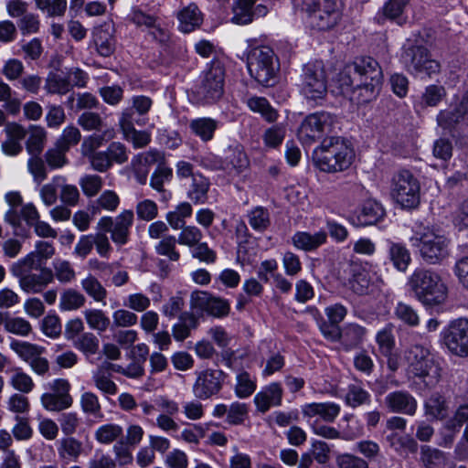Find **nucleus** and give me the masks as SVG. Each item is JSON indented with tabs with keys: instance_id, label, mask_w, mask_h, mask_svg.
I'll return each instance as SVG.
<instances>
[{
	"instance_id": "nucleus-20",
	"label": "nucleus",
	"mask_w": 468,
	"mask_h": 468,
	"mask_svg": "<svg viewBox=\"0 0 468 468\" xmlns=\"http://www.w3.org/2000/svg\"><path fill=\"white\" fill-rule=\"evenodd\" d=\"M386 408L393 413L413 416L418 409L416 399L407 390L389 392L384 399Z\"/></svg>"
},
{
	"instance_id": "nucleus-21",
	"label": "nucleus",
	"mask_w": 468,
	"mask_h": 468,
	"mask_svg": "<svg viewBox=\"0 0 468 468\" xmlns=\"http://www.w3.org/2000/svg\"><path fill=\"white\" fill-rule=\"evenodd\" d=\"M386 215L383 206L376 200H367L356 215L349 218V221L356 227H366L379 222Z\"/></svg>"
},
{
	"instance_id": "nucleus-32",
	"label": "nucleus",
	"mask_w": 468,
	"mask_h": 468,
	"mask_svg": "<svg viewBox=\"0 0 468 468\" xmlns=\"http://www.w3.org/2000/svg\"><path fill=\"white\" fill-rule=\"evenodd\" d=\"M179 28L184 33H190L202 23V16L198 7L191 4L185 7L178 15Z\"/></svg>"
},
{
	"instance_id": "nucleus-52",
	"label": "nucleus",
	"mask_w": 468,
	"mask_h": 468,
	"mask_svg": "<svg viewBox=\"0 0 468 468\" xmlns=\"http://www.w3.org/2000/svg\"><path fill=\"white\" fill-rule=\"evenodd\" d=\"M80 404L81 410L86 415L96 419H101L103 417L99 398L95 393L91 391H86L82 393L80 396Z\"/></svg>"
},
{
	"instance_id": "nucleus-37",
	"label": "nucleus",
	"mask_w": 468,
	"mask_h": 468,
	"mask_svg": "<svg viewBox=\"0 0 468 468\" xmlns=\"http://www.w3.org/2000/svg\"><path fill=\"white\" fill-rule=\"evenodd\" d=\"M41 265L42 261L38 259L37 255L35 252H30L23 259L13 263L10 267V271L13 276L20 278L31 273L32 271L42 269Z\"/></svg>"
},
{
	"instance_id": "nucleus-62",
	"label": "nucleus",
	"mask_w": 468,
	"mask_h": 468,
	"mask_svg": "<svg viewBox=\"0 0 468 468\" xmlns=\"http://www.w3.org/2000/svg\"><path fill=\"white\" fill-rule=\"evenodd\" d=\"M68 151L63 149L58 144H55L54 147L48 149L45 154V159L48 165L51 169L63 167L67 163L66 153Z\"/></svg>"
},
{
	"instance_id": "nucleus-26",
	"label": "nucleus",
	"mask_w": 468,
	"mask_h": 468,
	"mask_svg": "<svg viewBox=\"0 0 468 468\" xmlns=\"http://www.w3.org/2000/svg\"><path fill=\"white\" fill-rule=\"evenodd\" d=\"M293 245L304 251H313L324 245L327 240V232L319 230L314 234L306 231H298L292 236Z\"/></svg>"
},
{
	"instance_id": "nucleus-58",
	"label": "nucleus",
	"mask_w": 468,
	"mask_h": 468,
	"mask_svg": "<svg viewBox=\"0 0 468 468\" xmlns=\"http://www.w3.org/2000/svg\"><path fill=\"white\" fill-rule=\"evenodd\" d=\"M392 324H388L376 335V342L379 351L383 356H389L395 346V337L393 335Z\"/></svg>"
},
{
	"instance_id": "nucleus-19",
	"label": "nucleus",
	"mask_w": 468,
	"mask_h": 468,
	"mask_svg": "<svg viewBox=\"0 0 468 468\" xmlns=\"http://www.w3.org/2000/svg\"><path fill=\"white\" fill-rule=\"evenodd\" d=\"M134 123L141 124L138 118H133L131 110H123L119 119V124L125 139L131 142L134 148L145 147L151 142V133L146 131H137Z\"/></svg>"
},
{
	"instance_id": "nucleus-43",
	"label": "nucleus",
	"mask_w": 468,
	"mask_h": 468,
	"mask_svg": "<svg viewBox=\"0 0 468 468\" xmlns=\"http://www.w3.org/2000/svg\"><path fill=\"white\" fill-rule=\"evenodd\" d=\"M50 270L53 272V280L56 278L60 283H71L76 279V271L69 261L55 259Z\"/></svg>"
},
{
	"instance_id": "nucleus-1",
	"label": "nucleus",
	"mask_w": 468,
	"mask_h": 468,
	"mask_svg": "<svg viewBox=\"0 0 468 468\" xmlns=\"http://www.w3.org/2000/svg\"><path fill=\"white\" fill-rule=\"evenodd\" d=\"M337 81L342 93L358 92V101L366 103L378 96L383 73L375 58L360 57L344 67L338 74Z\"/></svg>"
},
{
	"instance_id": "nucleus-44",
	"label": "nucleus",
	"mask_w": 468,
	"mask_h": 468,
	"mask_svg": "<svg viewBox=\"0 0 468 468\" xmlns=\"http://www.w3.org/2000/svg\"><path fill=\"white\" fill-rule=\"evenodd\" d=\"M257 388L256 378L247 371L239 372L236 377L235 394L239 399L250 397Z\"/></svg>"
},
{
	"instance_id": "nucleus-16",
	"label": "nucleus",
	"mask_w": 468,
	"mask_h": 468,
	"mask_svg": "<svg viewBox=\"0 0 468 468\" xmlns=\"http://www.w3.org/2000/svg\"><path fill=\"white\" fill-rule=\"evenodd\" d=\"M468 113V98L463 95L459 103L441 110L437 115V123L447 133L455 137L459 131L466 124Z\"/></svg>"
},
{
	"instance_id": "nucleus-10",
	"label": "nucleus",
	"mask_w": 468,
	"mask_h": 468,
	"mask_svg": "<svg viewBox=\"0 0 468 468\" xmlns=\"http://www.w3.org/2000/svg\"><path fill=\"white\" fill-rule=\"evenodd\" d=\"M400 59L411 74L431 76L440 70L439 62L431 59L428 49L421 45H414L411 42L405 44Z\"/></svg>"
},
{
	"instance_id": "nucleus-30",
	"label": "nucleus",
	"mask_w": 468,
	"mask_h": 468,
	"mask_svg": "<svg viewBox=\"0 0 468 468\" xmlns=\"http://www.w3.org/2000/svg\"><path fill=\"white\" fill-rule=\"evenodd\" d=\"M350 289L357 295L368 294L371 287L369 272L358 265H353L351 278L349 279Z\"/></svg>"
},
{
	"instance_id": "nucleus-54",
	"label": "nucleus",
	"mask_w": 468,
	"mask_h": 468,
	"mask_svg": "<svg viewBox=\"0 0 468 468\" xmlns=\"http://www.w3.org/2000/svg\"><path fill=\"white\" fill-rule=\"evenodd\" d=\"M11 348L27 364L31 363L37 356L42 355L44 348L27 342L13 341Z\"/></svg>"
},
{
	"instance_id": "nucleus-2",
	"label": "nucleus",
	"mask_w": 468,
	"mask_h": 468,
	"mask_svg": "<svg viewBox=\"0 0 468 468\" xmlns=\"http://www.w3.org/2000/svg\"><path fill=\"white\" fill-rule=\"evenodd\" d=\"M407 284L415 298L425 307L441 306L447 301L448 287L441 276L431 269H415Z\"/></svg>"
},
{
	"instance_id": "nucleus-8",
	"label": "nucleus",
	"mask_w": 468,
	"mask_h": 468,
	"mask_svg": "<svg viewBox=\"0 0 468 468\" xmlns=\"http://www.w3.org/2000/svg\"><path fill=\"white\" fill-rule=\"evenodd\" d=\"M225 69L216 59L207 64L200 77V82L192 92L193 101L201 105L212 104L218 101L224 92Z\"/></svg>"
},
{
	"instance_id": "nucleus-55",
	"label": "nucleus",
	"mask_w": 468,
	"mask_h": 468,
	"mask_svg": "<svg viewBox=\"0 0 468 468\" xmlns=\"http://www.w3.org/2000/svg\"><path fill=\"white\" fill-rule=\"evenodd\" d=\"M410 0H388L382 7V15L378 14V20L379 23L384 19L395 20L399 18L403 14L405 7L409 5Z\"/></svg>"
},
{
	"instance_id": "nucleus-46",
	"label": "nucleus",
	"mask_w": 468,
	"mask_h": 468,
	"mask_svg": "<svg viewBox=\"0 0 468 468\" xmlns=\"http://www.w3.org/2000/svg\"><path fill=\"white\" fill-rule=\"evenodd\" d=\"M248 222L250 226L258 232L265 231L271 225L269 210L264 207H256L248 212Z\"/></svg>"
},
{
	"instance_id": "nucleus-6",
	"label": "nucleus",
	"mask_w": 468,
	"mask_h": 468,
	"mask_svg": "<svg viewBox=\"0 0 468 468\" xmlns=\"http://www.w3.org/2000/svg\"><path fill=\"white\" fill-rule=\"evenodd\" d=\"M404 358L409 373L422 379L426 386L431 388L440 381L441 368L427 346L420 344L409 346L404 353Z\"/></svg>"
},
{
	"instance_id": "nucleus-27",
	"label": "nucleus",
	"mask_w": 468,
	"mask_h": 468,
	"mask_svg": "<svg viewBox=\"0 0 468 468\" xmlns=\"http://www.w3.org/2000/svg\"><path fill=\"white\" fill-rule=\"evenodd\" d=\"M302 410L305 417L319 416L324 421L333 422L340 413V406L334 402L309 403Z\"/></svg>"
},
{
	"instance_id": "nucleus-28",
	"label": "nucleus",
	"mask_w": 468,
	"mask_h": 468,
	"mask_svg": "<svg viewBox=\"0 0 468 468\" xmlns=\"http://www.w3.org/2000/svg\"><path fill=\"white\" fill-rule=\"evenodd\" d=\"M219 122L210 117H199L189 122L191 133L202 142L207 143L214 138Z\"/></svg>"
},
{
	"instance_id": "nucleus-59",
	"label": "nucleus",
	"mask_w": 468,
	"mask_h": 468,
	"mask_svg": "<svg viewBox=\"0 0 468 468\" xmlns=\"http://www.w3.org/2000/svg\"><path fill=\"white\" fill-rule=\"evenodd\" d=\"M128 19L137 27L148 30L159 17L154 14L144 12L140 7H133Z\"/></svg>"
},
{
	"instance_id": "nucleus-61",
	"label": "nucleus",
	"mask_w": 468,
	"mask_h": 468,
	"mask_svg": "<svg viewBox=\"0 0 468 468\" xmlns=\"http://www.w3.org/2000/svg\"><path fill=\"white\" fill-rule=\"evenodd\" d=\"M344 420L347 424L340 431V439L344 441H353L363 434V426L352 415H346Z\"/></svg>"
},
{
	"instance_id": "nucleus-31",
	"label": "nucleus",
	"mask_w": 468,
	"mask_h": 468,
	"mask_svg": "<svg viewBox=\"0 0 468 468\" xmlns=\"http://www.w3.org/2000/svg\"><path fill=\"white\" fill-rule=\"evenodd\" d=\"M82 452V442L72 436H67L58 442V454L61 460L77 462Z\"/></svg>"
},
{
	"instance_id": "nucleus-7",
	"label": "nucleus",
	"mask_w": 468,
	"mask_h": 468,
	"mask_svg": "<svg viewBox=\"0 0 468 468\" xmlns=\"http://www.w3.org/2000/svg\"><path fill=\"white\" fill-rule=\"evenodd\" d=\"M410 242L418 248L421 260L427 264H441L449 256L450 239L440 229L424 228L410 238Z\"/></svg>"
},
{
	"instance_id": "nucleus-34",
	"label": "nucleus",
	"mask_w": 468,
	"mask_h": 468,
	"mask_svg": "<svg viewBox=\"0 0 468 468\" xmlns=\"http://www.w3.org/2000/svg\"><path fill=\"white\" fill-rule=\"evenodd\" d=\"M120 205L119 196L112 190H105L101 195L89 205V211L92 216L100 214L101 211L106 210L113 212Z\"/></svg>"
},
{
	"instance_id": "nucleus-15",
	"label": "nucleus",
	"mask_w": 468,
	"mask_h": 468,
	"mask_svg": "<svg viewBox=\"0 0 468 468\" xmlns=\"http://www.w3.org/2000/svg\"><path fill=\"white\" fill-rule=\"evenodd\" d=\"M196 376L193 393L196 398L203 400L218 394L227 378L224 371L212 368L197 371Z\"/></svg>"
},
{
	"instance_id": "nucleus-41",
	"label": "nucleus",
	"mask_w": 468,
	"mask_h": 468,
	"mask_svg": "<svg viewBox=\"0 0 468 468\" xmlns=\"http://www.w3.org/2000/svg\"><path fill=\"white\" fill-rule=\"evenodd\" d=\"M82 290L87 293L88 296L92 298L95 302L103 303L107 298V290L101 284V282L92 274H88L80 282Z\"/></svg>"
},
{
	"instance_id": "nucleus-13",
	"label": "nucleus",
	"mask_w": 468,
	"mask_h": 468,
	"mask_svg": "<svg viewBox=\"0 0 468 468\" xmlns=\"http://www.w3.org/2000/svg\"><path fill=\"white\" fill-rule=\"evenodd\" d=\"M133 220V211L125 209L115 218L102 217L97 224V229L104 232H109L112 242L122 247L129 241Z\"/></svg>"
},
{
	"instance_id": "nucleus-38",
	"label": "nucleus",
	"mask_w": 468,
	"mask_h": 468,
	"mask_svg": "<svg viewBox=\"0 0 468 468\" xmlns=\"http://www.w3.org/2000/svg\"><path fill=\"white\" fill-rule=\"evenodd\" d=\"M388 258L393 266L399 271H406L410 261V252L401 243L390 242L388 247Z\"/></svg>"
},
{
	"instance_id": "nucleus-4",
	"label": "nucleus",
	"mask_w": 468,
	"mask_h": 468,
	"mask_svg": "<svg viewBox=\"0 0 468 468\" xmlns=\"http://www.w3.org/2000/svg\"><path fill=\"white\" fill-rule=\"evenodd\" d=\"M315 165L324 172L335 173L347 169L353 161L354 152L340 137H330L314 152Z\"/></svg>"
},
{
	"instance_id": "nucleus-50",
	"label": "nucleus",
	"mask_w": 468,
	"mask_h": 468,
	"mask_svg": "<svg viewBox=\"0 0 468 468\" xmlns=\"http://www.w3.org/2000/svg\"><path fill=\"white\" fill-rule=\"evenodd\" d=\"M45 90L50 94L63 95L71 90V83L66 75L51 73L46 80Z\"/></svg>"
},
{
	"instance_id": "nucleus-47",
	"label": "nucleus",
	"mask_w": 468,
	"mask_h": 468,
	"mask_svg": "<svg viewBox=\"0 0 468 468\" xmlns=\"http://www.w3.org/2000/svg\"><path fill=\"white\" fill-rule=\"evenodd\" d=\"M388 445L396 452L400 453L403 450H408L410 452H415L418 444L415 440L410 436L399 435L396 431H391L385 437Z\"/></svg>"
},
{
	"instance_id": "nucleus-5",
	"label": "nucleus",
	"mask_w": 468,
	"mask_h": 468,
	"mask_svg": "<svg viewBox=\"0 0 468 468\" xmlns=\"http://www.w3.org/2000/svg\"><path fill=\"white\" fill-rule=\"evenodd\" d=\"M247 68L250 77L262 86L272 87L278 80L279 58L268 46L255 47L249 51Z\"/></svg>"
},
{
	"instance_id": "nucleus-45",
	"label": "nucleus",
	"mask_w": 468,
	"mask_h": 468,
	"mask_svg": "<svg viewBox=\"0 0 468 468\" xmlns=\"http://www.w3.org/2000/svg\"><path fill=\"white\" fill-rule=\"evenodd\" d=\"M394 315L398 320L410 327H416L420 323L418 311L410 304L403 302L397 303L394 308Z\"/></svg>"
},
{
	"instance_id": "nucleus-11",
	"label": "nucleus",
	"mask_w": 468,
	"mask_h": 468,
	"mask_svg": "<svg viewBox=\"0 0 468 468\" xmlns=\"http://www.w3.org/2000/svg\"><path fill=\"white\" fill-rule=\"evenodd\" d=\"M301 80L302 92L308 101H316L326 95L327 81L324 63L321 60L303 65Z\"/></svg>"
},
{
	"instance_id": "nucleus-35",
	"label": "nucleus",
	"mask_w": 468,
	"mask_h": 468,
	"mask_svg": "<svg viewBox=\"0 0 468 468\" xmlns=\"http://www.w3.org/2000/svg\"><path fill=\"white\" fill-rule=\"evenodd\" d=\"M225 162L228 168L239 174L249 165L248 157L239 144L230 145L225 151Z\"/></svg>"
},
{
	"instance_id": "nucleus-51",
	"label": "nucleus",
	"mask_w": 468,
	"mask_h": 468,
	"mask_svg": "<svg viewBox=\"0 0 468 468\" xmlns=\"http://www.w3.org/2000/svg\"><path fill=\"white\" fill-rule=\"evenodd\" d=\"M83 314L89 327L99 333L105 332L111 324L110 318L102 310L87 309Z\"/></svg>"
},
{
	"instance_id": "nucleus-64",
	"label": "nucleus",
	"mask_w": 468,
	"mask_h": 468,
	"mask_svg": "<svg viewBox=\"0 0 468 468\" xmlns=\"http://www.w3.org/2000/svg\"><path fill=\"white\" fill-rule=\"evenodd\" d=\"M335 463L338 468H369L366 459L347 452L337 455Z\"/></svg>"
},
{
	"instance_id": "nucleus-22",
	"label": "nucleus",
	"mask_w": 468,
	"mask_h": 468,
	"mask_svg": "<svg viewBox=\"0 0 468 468\" xmlns=\"http://www.w3.org/2000/svg\"><path fill=\"white\" fill-rule=\"evenodd\" d=\"M283 389L279 382L264 386L254 397V404L258 411L267 412L271 407L282 405Z\"/></svg>"
},
{
	"instance_id": "nucleus-60",
	"label": "nucleus",
	"mask_w": 468,
	"mask_h": 468,
	"mask_svg": "<svg viewBox=\"0 0 468 468\" xmlns=\"http://www.w3.org/2000/svg\"><path fill=\"white\" fill-rule=\"evenodd\" d=\"M176 237L171 235L165 236L155 246V251L159 255L167 257L172 261H177L180 254L176 249Z\"/></svg>"
},
{
	"instance_id": "nucleus-48",
	"label": "nucleus",
	"mask_w": 468,
	"mask_h": 468,
	"mask_svg": "<svg viewBox=\"0 0 468 468\" xmlns=\"http://www.w3.org/2000/svg\"><path fill=\"white\" fill-rule=\"evenodd\" d=\"M193 208L190 203L182 202L178 204L174 211L166 214V220L174 229H179L186 225L185 219L191 217Z\"/></svg>"
},
{
	"instance_id": "nucleus-39",
	"label": "nucleus",
	"mask_w": 468,
	"mask_h": 468,
	"mask_svg": "<svg viewBox=\"0 0 468 468\" xmlns=\"http://www.w3.org/2000/svg\"><path fill=\"white\" fill-rule=\"evenodd\" d=\"M256 0H236L232 5L231 22L247 25L253 21L252 7Z\"/></svg>"
},
{
	"instance_id": "nucleus-49",
	"label": "nucleus",
	"mask_w": 468,
	"mask_h": 468,
	"mask_svg": "<svg viewBox=\"0 0 468 468\" xmlns=\"http://www.w3.org/2000/svg\"><path fill=\"white\" fill-rule=\"evenodd\" d=\"M86 303L85 296L75 289L65 290L59 299V308L62 311L78 310L84 306Z\"/></svg>"
},
{
	"instance_id": "nucleus-56",
	"label": "nucleus",
	"mask_w": 468,
	"mask_h": 468,
	"mask_svg": "<svg viewBox=\"0 0 468 468\" xmlns=\"http://www.w3.org/2000/svg\"><path fill=\"white\" fill-rule=\"evenodd\" d=\"M460 251L456 262L452 268L454 275L457 277L460 283L464 287H467L468 283V255L467 246L465 244L458 246L457 249Z\"/></svg>"
},
{
	"instance_id": "nucleus-63",
	"label": "nucleus",
	"mask_w": 468,
	"mask_h": 468,
	"mask_svg": "<svg viewBox=\"0 0 468 468\" xmlns=\"http://www.w3.org/2000/svg\"><path fill=\"white\" fill-rule=\"evenodd\" d=\"M122 434V429L117 424H105L95 431L96 440L102 444H109Z\"/></svg>"
},
{
	"instance_id": "nucleus-23",
	"label": "nucleus",
	"mask_w": 468,
	"mask_h": 468,
	"mask_svg": "<svg viewBox=\"0 0 468 468\" xmlns=\"http://www.w3.org/2000/svg\"><path fill=\"white\" fill-rule=\"evenodd\" d=\"M73 346L81 352L86 360L95 364L101 359L100 339L91 332H84L72 343Z\"/></svg>"
},
{
	"instance_id": "nucleus-18",
	"label": "nucleus",
	"mask_w": 468,
	"mask_h": 468,
	"mask_svg": "<svg viewBox=\"0 0 468 468\" xmlns=\"http://www.w3.org/2000/svg\"><path fill=\"white\" fill-rule=\"evenodd\" d=\"M190 305L192 309L205 312L218 318L227 316L230 311L228 300L213 296L211 293L203 291H196L191 293Z\"/></svg>"
},
{
	"instance_id": "nucleus-29",
	"label": "nucleus",
	"mask_w": 468,
	"mask_h": 468,
	"mask_svg": "<svg viewBox=\"0 0 468 468\" xmlns=\"http://www.w3.org/2000/svg\"><path fill=\"white\" fill-rule=\"evenodd\" d=\"M210 182L201 174L193 176L186 191L187 198L194 204H205L207 201Z\"/></svg>"
},
{
	"instance_id": "nucleus-17",
	"label": "nucleus",
	"mask_w": 468,
	"mask_h": 468,
	"mask_svg": "<svg viewBox=\"0 0 468 468\" xmlns=\"http://www.w3.org/2000/svg\"><path fill=\"white\" fill-rule=\"evenodd\" d=\"M444 344L449 351L458 356H468V319L459 318L452 321L443 335Z\"/></svg>"
},
{
	"instance_id": "nucleus-42",
	"label": "nucleus",
	"mask_w": 468,
	"mask_h": 468,
	"mask_svg": "<svg viewBox=\"0 0 468 468\" xmlns=\"http://www.w3.org/2000/svg\"><path fill=\"white\" fill-rule=\"evenodd\" d=\"M370 394L361 383H353L347 386L345 401L351 408H357L370 402Z\"/></svg>"
},
{
	"instance_id": "nucleus-53",
	"label": "nucleus",
	"mask_w": 468,
	"mask_h": 468,
	"mask_svg": "<svg viewBox=\"0 0 468 468\" xmlns=\"http://www.w3.org/2000/svg\"><path fill=\"white\" fill-rule=\"evenodd\" d=\"M46 132L38 126H31L26 146L30 155H39L44 149Z\"/></svg>"
},
{
	"instance_id": "nucleus-33",
	"label": "nucleus",
	"mask_w": 468,
	"mask_h": 468,
	"mask_svg": "<svg viewBox=\"0 0 468 468\" xmlns=\"http://www.w3.org/2000/svg\"><path fill=\"white\" fill-rule=\"evenodd\" d=\"M247 106L253 112L261 114V116L268 122H274L279 117L277 110L274 109L264 97H250L247 100Z\"/></svg>"
},
{
	"instance_id": "nucleus-24",
	"label": "nucleus",
	"mask_w": 468,
	"mask_h": 468,
	"mask_svg": "<svg viewBox=\"0 0 468 468\" xmlns=\"http://www.w3.org/2000/svg\"><path fill=\"white\" fill-rule=\"evenodd\" d=\"M40 272L28 273L19 279L21 289L27 292H40L48 284L53 282V272L49 268L43 267Z\"/></svg>"
},
{
	"instance_id": "nucleus-12",
	"label": "nucleus",
	"mask_w": 468,
	"mask_h": 468,
	"mask_svg": "<svg viewBox=\"0 0 468 468\" xmlns=\"http://www.w3.org/2000/svg\"><path fill=\"white\" fill-rule=\"evenodd\" d=\"M46 388L48 391L40 397L41 405L46 410L59 412L72 406L71 385L68 379L56 378L48 383Z\"/></svg>"
},
{
	"instance_id": "nucleus-25",
	"label": "nucleus",
	"mask_w": 468,
	"mask_h": 468,
	"mask_svg": "<svg viewBox=\"0 0 468 468\" xmlns=\"http://www.w3.org/2000/svg\"><path fill=\"white\" fill-rule=\"evenodd\" d=\"M367 330L356 323L346 324L341 330L340 343L345 351L358 347L365 340Z\"/></svg>"
},
{
	"instance_id": "nucleus-3",
	"label": "nucleus",
	"mask_w": 468,
	"mask_h": 468,
	"mask_svg": "<svg viewBox=\"0 0 468 468\" xmlns=\"http://www.w3.org/2000/svg\"><path fill=\"white\" fill-rule=\"evenodd\" d=\"M310 27L317 30L333 28L342 15V0H293Z\"/></svg>"
},
{
	"instance_id": "nucleus-36",
	"label": "nucleus",
	"mask_w": 468,
	"mask_h": 468,
	"mask_svg": "<svg viewBox=\"0 0 468 468\" xmlns=\"http://www.w3.org/2000/svg\"><path fill=\"white\" fill-rule=\"evenodd\" d=\"M198 325L197 318L191 313L185 312L180 314L178 322L173 326V336L177 341H183L190 335L192 330Z\"/></svg>"
},
{
	"instance_id": "nucleus-40",
	"label": "nucleus",
	"mask_w": 468,
	"mask_h": 468,
	"mask_svg": "<svg viewBox=\"0 0 468 468\" xmlns=\"http://www.w3.org/2000/svg\"><path fill=\"white\" fill-rule=\"evenodd\" d=\"M425 414L433 420H443L447 417L448 407L445 398L434 393L424 403Z\"/></svg>"
},
{
	"instance_id": "nucleus-14",
	"label": "nucleus",
	"mask_w": 468,
	"mask_h": 468,
	"mask_svg": "<svg viewBox=\"0 0 468 468\" xmlns=\"http://www.w3.org/2000/svg\"><path fill=\"white\" fill-rule=\"evenodd\" d=\"M335 122V116L326 112H318L307 115L299 128V136L306 142L321 139L332 132Z\"/></svg>"
},
{
	"instance_id": "nucleus-57",
	"label": "nucleus",
	"mask_w": 468,
	"mask_h": 468,
	"mask_svg": "<svg viewBox=\"0 0 468 468\" xmlns=\"http://www.w3.org/2000/svg\"><path fill=\"white\" fill-rule=\"evenodd\" d=\"M94 42L98 53L102 57H110L115 49V40L107 31L99 30L95 33Z\"/></svg>"
},
{
	"instance_id": "nucleus-9",
	"label": "nucleus",
	"mask_w": 468,
	"mask_h": 468,
	"mask_svg": "<svg viewBox=\"0 0 468 468\" xmlns=\"http://www.w3.org/2000/svg\"><path fill=\"white\" fill-rule=\"evenodd\" d=\"M390 193L394 200L406 209L416 208L420 202V184L409 170L401 169L391 179Z\"/></svg>"
}]
</instances>
